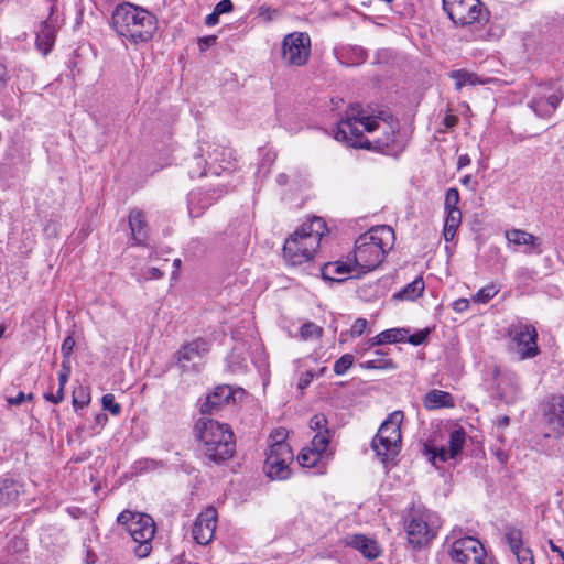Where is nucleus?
Segmentation results:
<instances>
[{"instance_id": "obj_1", "label": "nucleus", "mask_w": 564, "mask_h": 564, "mask_svg": "<svg viewBox=\"0 0 564 564\" xmlns=\"http://www.w3.org/2000/svg\"><path fill=\"white\" fill-rule=\"evenodd\" d=\"M398 129L399 121L387 111L381 110L375 116L369 115L359 105H351L346 111L345 119L337 124L334 137L352 148L375 149L388 153Z\"/></svg>"}, {"instance_id": "obj_2", "label": "nucleus", "mask_w": 564, "mask_h": 564, "mask_svg": "<svg viewBox=\"0 0 564 564\" xmlns=\"http://www.w3.org/2000/svg\"><path fill=\"white\" fill-rule=\"evenodd\" d=\"M394 241V230L388 225L375 226L356 239L352 265L359 269V279L380 267Z\"/></svg>"}, {"instance_id": "obj_3", "label": "nucleus", "mask_w": 564, "mask_h": 564, "mask_svg": "<svg viewBox=\"0 0 564 564\" xmlns=\"http://www.w3.org/2000/svg\"><path fill=\"white\" fill-rule=\"evenodd\" d=\"M110 26L118 36L132 44H139L149 42L153 37L158 29V20L148 10L126 2L115 8Z\"/></svg>"}, {"instance_id": "obj_4", "label": "nucleus", "mask_w": 564, "mask_h": 564, "mask_svg": "<svg viewBox=\"0 0 564 564\" xmlns=\"http://www.w3.org/2000/svg\"><path fill=\"white\" fill-rule=\"evenodd\" d=\"M202 443L200 452L206 465H220L236 452L235 436L228 424L210 419H202L196 424Z\"/></svg>"}, {"instance_id": "obj_5", "label": "nucleus", "mask_w": 564, "mask_h": 564, "mask_svg": "<svg viewBox=\"0 0 564 564\" xmlns=\"http://www.w3.org/2000/svg\"><path fill=\"white\" fill-rule=\"evenodd\" d=\"M327 231L326 223L321 217L314 216L303 223L283 245V257L288 264L295 267L311 261Z\"/></svg>"}, {"instance_id": "obj_6", "label": "nucleus", "mask_w": 564, "mask_h": 564, "mask_svg": "<svg viewBox=\"0 0 564 564\" xmlns=\"http://www.w3.org/2000/svg\"><path fill=\"white\" fill-rule=\"evenodd\" d=\"M403 419L401 411H394L382 422L377 434L372 438L371 448L381 463L387 466L400 453L401 431L400 424Z\"/></svg>"}, {"instance_id": "obj_7", "label": "nucleus", "mask_w": 564, "mask_h": 564, "mask_svg": "<svg viewBox=\"0 0 564 564\" xmlns=\"http://www.w3.org/2000/svg\"><path fill=\"white\" fill-rule=\"evenodd\" d=\"M117 522L126 527L133 541L137 543L134 553L139 558L147 557L152 550V540L155 534L153 519L144 513H135L129 510L122 511Z\"/></svg>"}, {"instance_id": "obj_8", "label": "nucleus", "mask_w": 564, "mask_h": 564, "mask_svg": "<svg viewBox=\"0 0 564 564\" xmlns=\"http://www.w3.org/2000/svg\"><path fill=\"white\" fill-rule=\"evenodd\" d=\"M270 438L272 442L264 462V470L272 480H285L291 476L290 464L294 458L292 448L284 441L283 431H275Z\"/></svg>"}, {"instance_id": "obj_9", "label": "nucleus", "mask_w": 564, "mask_h": 564, "mask_svg": "<svg viewBox=\"0 0 564 564\" xmlns=\"http://www.w3.org/2000/svg\"><path fill=\"white\" fill-rule=\"evenodd\" d=\"M452 544L448 550V556L455 564H492V560L487 555L485 546L475 536H456L453 531L451 536Z\"/></svg>"}, {"instance_id": "obj_10", "label": "nucleus", "mask_w": 564, "mask_h": 564, "mask_svg": "<svg viewBox=\"0 0 564 564\" xmlns=\"http://www.w3.org/2000/svg\"><path fill=\"white\" fill-rule=\"evenodd\" d=\"M443 9L456 25L467 26L487 21L479 0H443Z\"/></svg>"}, {"instance_id": "obj_11", "label": "nucleus", "mask_w": 564, "mask_h": 564, "mask_svg": "<svg viewBox=\"0 0 564 564\" xmlns=\"http://www.w3.org/2000/svg\"><path fill=\"white\" fill-rule=\"evenodd\" d=\"M432 513L427 510L413 509L405 521V532L409 543L415 547L427 544L435 531L431 522Z\"/></svg>"}, {"instance_id": "obj_12", "label": "nucleus", "mask_w": 564, "mask_h": 564, "mask_svg": "<svg viewBox=\"0 0 564 564\" xmlns=\"http://www.w3.org/2000/svg\"><path fill=\"white\" fill-rule=\"evenodd\" d=\"M507 335L517 347L520 360L532 359L539 355L538 332L531 324L516 323L507 328Z\"/></svg>"}, {"instance_id": "obj_13", "label": "nucleus", "mask_w": 564, "mask_h": 564, "mask_svg": "<svg viewBox=\"0 0 564 564\" xmlns=\"http://www.w3.org/2000/svg\"><path fill=\"white\" fill-rule=\"evenodd\" d=\"M311 54V39L307 33L294 32L284 36L282 42V58L285 64L303 66Z\"/></svg>"}, {"instance_id": "obj_14", "label": "nucleus", "mask_w": 564, "mask_h": 564, "mask_svg": "<svg viewBox=\"0 0 564 564\" xmlns=\"http://www.w3.org/2000/svg\"><path fill=\"white\" fill-rule=\"evenodd\" d=\"M204 145L207 149L199 147L200 153L196 154L188 165V174L192 178L208 174H220V171L214 166V163L220 161V156L224 155V150L219 147H215L213 151H210V144L204 143Z\"/></svg>"}, {"instance_id": "obj_15", "label": "nucleus", "mask_w": 564, "mask_h": 564, "mask_svg": "<svg viewBox=\"0 0 564 564\" xmlns=\"http://www.w3.org/2000/svg\"><path fill=\"white\" fill-rule=\"evenodd\" d=\"M217 521V511L215 508L209 507L197 517L194 522L192 534L194 540L200 544H208L215 534Z\"/></svg>"}, {"instance_id": "obj_16", "label": "nucleus", "mask_w": 564, "mask_h": 564, "mask_svg": "<svg viewBox=\"0 0 564 564\" xmlns=\"http://www.w3.org/2000/svg\"><path fill=\"white\" fill-rule=\"evenodd\" d=\"M358 268L344 261L328 262L318 269L327 282H345L348 279H359Z\"/></svg>"}, {"instance_id": "obj_17", "label": "nucleus", "mask_w": 564, "mask_h": 564, "mask_svg": "<svg viewBox=\"0 0 564 564\" xmlns=\"http://www.w3.org/2000/svg\"><path fill=\"white\" fill-rule=\"evenodd\" d=\"M466 442V432L463 427L455 429L449 433L448 446L435 448L432 454V462L435 464L436 459L444 463L449 458H455L463 449Z\"/></svg>"}, {"instance_id": "obj_18", "label": "nucleus", "mask_w": 564, "mask_h": 564, "mask_svg": "<svg viewBox=\"0 0 564 564\" xmlns=\"http://www.w3.org/2000/svg\"><path fill=\"white\" fill-rule=\"evenodd\" d=\"M409 328H391L383 330V336L386 338L387 344H395L406 341L413 346H419L423 344L431 334V329L429 327L424 329H420L416 333L409 335Z\"/></svg>"}, {"instance_id": "obj_19", "label": "nucleus", "mask_w": 564, "mask_h": 564, "mask_svg": "<svg viewBox=\"0 0 564 564\" xmlns=\"http://www.w3.org/2000/svg\"><path fill=\"white\" fill-rule=\"evenodd\" d=\"M235 392L230 386H218L215 390L206 397V400L200 404V413L207 414L217 411L223 404H228L231 400L235 401Z\"/></svg>"}, {"instance_id": "obj_20", "label": "nucleus", "mask_w": 564, "mask_h": 564, "mask_svg": "<svg viewBox=\"0 0 564 564\" xmlns=\"http://www.w3.org/2000/svg\"><path fill=\"white\" fill-rule=\"evenodd\" d=\"M208 349L209 348L207 341L198 338L182 346L175 356L183 371H186V364L193 362L196 359H200L202 356L208 351Z\"/></svg>"}, {"instance_id": "obj_21", "label": "nucleus", "mask_w": 564, "mask_h": 564, "mask_svg": "<svg viewBox=\"0 0 564 564\" xmlns=\"http://www.w3.org/2000/svg\"><path fill=\"white\" fill-rule=\"evenodd\" d=\"M346 543L359 551L367 560H376L381 554V549L377 541L364 534L348 535Z\"/></svg>"}, {"instance_id": "obj_22", "label": "nucleus", "mask_w": 564, "mask_h": 564, "mask_svg": "<svg viewBox=\"0 0 564 564\" xmlns=\"http://www.w3.org/2000/svg\"><path fill=\"white\" fill-rule=\"evenodd\" d=\"M506 238L509 243L518 247H523V252L527 253H541L540 240L538 237L520 229H511L506 231Z\"/></svg>"}, {"instance_id": "obj_23", "label": "nucleus", "mask_w": 564, "mask_h": 564, "mask_svg": "<svg viewBox=\"0 0 564 564\" xmlns=\"http://www.w3.org/2000/svg\"><path fill=\"white\" fill-rule=\"evenodd\" d=\"M129 227L133 241L137 245H145L148 240L149 226L142 210L134 209L130 212Z\"/></svg>"}, {"instance_id": "obj_24", "label": "nucleus", "mask_w": 564, "mask_h": 564, "mask_svg": "<svg viewBox=\"0 0 564 564\" xmlns=\"http://www.w3.org/2000/svg\"><path fill=\"white\" fill-rule=\"evenodd\" d=\"M23 492V485L10 476L0 477V507L15 501Z\"/></svg>"}, {"instance_id": "obj_25", "label": "nucleus", "mask_w": 564, "mask_h": 564, "mask_svg": "<svg viewBox=\"0 0 564 564\" xmlns=\"http://www.w3.org/2000/svg\"><path fill=\"white\" fill-rule=\"evenodd\" d=\"M533 97L547 100L551 106L558 107L564 98V89L553 82L540 83Z\"/></svg>"}, {"instance_id": "obj_26", "label": "nucleus", "mask_w": 564, "mask_h": 564, "mask_svg": "<svg viewBox=\"0 0 564 564\" xmlns=\"http://www.w3.org/2000/svg\"><path fill=\"white\" fill-rule=\"evenodd\" d=\"M55 26L48 21H42L36 30L35 44L46 55L55 43Z\"/></svg>"}, {"instance_id": "obj_27", "label": "nucleus", "mask_w": 564, "mask_h": 564, "mask_svg": "<svg viewBox=\"0 0 564 564\" xmlns=\"http://www.w3.org/2000/svg\"><path fill=\"white\" fill-rule=\"evenodd\" d=\"M423 404L427 410L453 408L455 405L454 398L449 392L437 389H433L424 395Z\"/></svg>"}, {"instance_id": "obj_28", "label": "nucleus", "mask_w": 564, "mask_h": 564, "mask_svg": "<svg viewBox=\"0 0 564 564\" xmlns=\"http://www.w3.org/2000/svg\"><path fill=\"white\" fill-rule=\"evenodd\" d=\"M388 352L383 349H377L373 352V358L366 360L360 364L361 368L365 369H382V370H393L397 368L395 364L392 359L387 358Z\"/></svg>"}, {"instance_id": "obj_29", "label": "nucleus", "mask_w": 564, "mask_h": 564, "mask_svg": "<svg viewBox=\"0 0 564 564\" xmlns=\"http://www.w3.org/2000/svg\"><path fill=\"white\" fill-rule=\"evenodd\" d=\"M462 223V212L460 209H452L446 212V219L444 225L443 235L446 241H449L454 238L456 230L458 229Z\"/></svg>"}, {"instance_id": "obj_30", "label": "nucleus", "mask_w": 564, "mask_h": 564, "mask_svg": "<svg viewBox=\"0 0 564 564\" xmlns=\"http://www.w3.org/2000/svg\"><path fill=\"white\" fill-rule=\"evenodd\" d=\"M449 77L454 79L457 90H460L465 85L475 86L477 84H482L476 74L464 69L453 70L449 74Z\"/></svg>"}, {"instance_id": "obj_31", "label": "nucleus", "mask_w": 564, "mask_h": 564, "mask_svg": "<svg viewBox=\"0 0 564 564\" xmlns=\"http://www.w3.org/2000/svg\"><path fill=\"white\" fill-rule=\"evenodd\" d=\"M425 284H406L399 292L394 293L392 300L395 301H414L422 296Z\"/></svg>"}, {"instance_id": "obj_32", "label": "nucleus", "mask_w": 564, "mask_h": 564, "mask_svg": "<svg viewBox=\"0 0 564 564\" xmlns=\"http://www.w3.org/2000/svg\"><path fill=\"white\" fill-rule=\"evenodd\" d=\"M551 420L564 427V397L553 395L550 400Z\"/></svg>"}, {"instance_id": "obj_33", "label": "nucleus", "mask_w": 564, "mask_h": 564, "mask_svg": "<svg viewBox=\"0 0 564 564\" xmlns=\"http://www.w3.org/2000/svg\"><path fill=\"white\" fill-rule=\"evenodd\" d=\"M505 539L510 547V551L514 554L518 550L523 549V534L520 529L510 527L506 529Z\"/></svg>"}, {"instance_id": "obj_34", "label": "nucleus", "mask_w": 564, "mask_h": 564, "mask_svg": "<svg viewBox=\"0 0 564 564\" xmlns=\"http://www.w3.org/2000/svg\"><path fill=\"white\" fill-rule=\"evenodd\" d=\"M529 107L540 118H549L557 107L551 106L547 100L532 97L529 101Z\"/></svg>"}, {"instance_id": "obj_35", "label": "nucleus", "mask_w": 564, "mask_h": 564, "mask_svg": "<svg viewBox=\"0 0 564 564\" xmlns=\"http://www.w3.org/2000/svg\"><path fill=\"white\" fill-rule=\"evenodd\" d=\"M508 381L510 383V389L507 390V388L505 387L506 383L502 380L498 384V393L502 401H505L506 403H511L517 400L520 388H519L518 383L513 380V378H509Z\"/></svg>"}, {"instance_id": "obj_36", "label": "nucleus", "mask_w": 564, "mask_h": 564, "mask_svg": "<svg viewBox=\"0 0 564 564\" xmlns=\"http://www.w3.org/2000/svg\"><path fill=\"white\" fill-rule=\"evenodd\" d=\"M330 441V432L329 430H325L324 433H316L311 442V447L313 452L319 454L321 456L326 451Z\"/></svg>"}, {"instance_id": "obj_37", "label": "nucleus", "mask_w": 564, "mask_h": 564, "mask_svg": "<svg viewBox=\"0 0 564 564\" xmlns=\"http://www.w3.org/2000/svg\"><path fill=\"white\" fill-rule=\"evenodd\" d=\"M322 456L312 449L305 447L297 455V462L302 467L312 468L316 466Z\"/></svg>"}, {"instance_id": "obj_38", "label": "nucleus", "mask_w": 564, "mask_h": 564, "mask_svg": "<svg viewBox=\"0 0 564 564\" xmlns=\"http://www.w3.org/2000/svg\"><path fill=\"white\" fill-rule=\"evenodd\" d=\"M499 290L496 288V284H488L481 288L476 294L471 296V301L477 304H485L489 300H491Z\"/></svg>"}, {"instance_id": "obj_39", "label": "nucleus", "mask_w": 564, "mask_h": 564, "mask_svg": "<svg viewBox=\"0 0 564 564\" xmlns=\"http://www.w3.org/2000/svg\"><path fill=\"white\" fill-rule=\"evenodd\" d=\"M322 334V328L314 323H305L300 328V336L302 339L307 340L318 338Z\"/></svg>"}, {"instance_id": "obj_40", "label": "nucleus", "mask_w": 564, "mask_h": 564, "mask_svg": "<svg viewBox=\"0 0 564 564\" xmlns=\"http://www.w3.org/2000/svg\"><path fill=\"white\" fill-rule=\"evenodd\" d=\"M459 199L460 198H459L458 189L455 187L448 188L445 194V202H444L445 210L449 212L452 209H459L458 208Z\"/></svg>"}, {"instance_id": "obj_41", "label": "nucleus", "mask_w": 564, "mask_h": 564, "mask_svg": "<svg viewBox=\"0 0 564 564\" xmlns=\"http://www.w3.org/2000/svg\"><path fill=\"white\" fill-rule=\"evenodd\" d=\"M354 357L350 354L343 355L338 360L335 361L334 372L341 376L352 366Z\"/></svg>"}, {"instance_id": "obj_42", "label": "nucleus", "mask_w": 564, "mask_h": 564, "mask_svg": "<svg viewBox=\"0 0 564 564\" xmlns=\"http://www.w3.org/2000/svg\"><path fill=\"white\" fill-rule=\"evenodd\" d=\"M102 409L109 411L112 415H119L121 413V405L115 401V397L111 393H107L101 398Z\"/></svg>"}, {"instance_id": "obj_43", "label": "nucleus", "mask_w": 564, "mask_h": 564, "mask_svg": "<svg viewBox=\"0 0 564 564\" xmlns=\"http://www.w3.org/2000/svg\"><path fill=\"white\" fill-rule=\"evenodd\" d=\"M310 427L313 431H316L317 433H324L325 430H328L327 429V419H326V416L324 414H322V413L315 414L310 420Z\"/></svg>"}, {"instance_id": "obj_44", "label": "nucleus", "mask_w": 564, "mask_h": 564, "mask_svg": "<svg viewBox=\"0 0 564 564\" xmlns=\"http://www.w3.org/2000/svg\"><path fill=\"white\" fill-rule=\"evenodd\" d=\"M90 397L84 389H79L78 392H74L73 406L75 410L83 409L88 405Z\"/></svg>"}, {"instance_id": "obj_45", "label": "nucleus", "mask_w": 564, "mask_h": 564, "mask_svg": "<svg viewBox=\"0 0 564 564\" xmlns=\"http://www.w3.org/2000/svg\"><path fill=\"white\" fill-rule=\"evenodd\" d=\"M258 18L262 19L263 22H270L279 15L276 9H272L265 4L258 8Z\"/></svg>"}, {"instance_id": "obj_46", "label": "nucleus", "mask_w": 564, "mask_h": 564, "mask_svg": "<svg viewBox=\"0 0 564 564\" xmlns=\"http://www.w3.org/2000/svg\"><path fill=\"white\" fill-rule=\"evenodd\" d=\"M514 556L517 557L518 564H534V557L532 554L531 549L523 547L521 550H518V552L514 553Z\"/></svg>"}, {"instance_id": "obj_47", "label": "nucleus", "mask_w": 564, "mask_h": 564, "mask_svg": "<svg viewBox=\"0 0 564 564\" xmlns=\"http://www.w3.org/2000/svg\"><path fill=\"white\" fill-rule=\"evenodd\" d=\"M72 371L70 360H63L62 369L58 373V384L64 388L67 383Z\"/></svg>"}, {"instance_id": "obj_48", "label": "nucleus", "mask_w": 564, "mask_h": 564, "mask_svg": "<svg viewBox=\"0 0 564 564\" xmlns=\"http://www.w3.org/2000/svg\"><path fill=\"white\" fill-rule=\"evenodd\" d=\"M74 346H75V340H74L73 336H67L63 340L62 347H61L63 360H70V355L73 352Z\"/></svg>"}, {"instance_id": "obj_49", "label": "nucleus", "mask_w": 564, "mask_h": 564, "mask_svg": "<svg viewBox=\"0 0 564 564\" xmlns=\"http://www.w3.org/2000/svg\"><path fill=\"white\" fill-rule=\"evenodd\" d=\"M142 276L144 280H160L164 274L161 268L149 267L143 270Z\"/></svg>"}, {"instance_id": "obj_50", "label": "nucleus", "mask_w": 564, "mask_h": 564, "mask_svg": "<svg viewBox=\"0 0 564 564\" xmlns=\"http://www.w3.org/2000/svg\"><path fill=\"white\" fill-rule=\"evenodd\" d=\"M367 324H368L367 319L357 318L350 329L351 336L358 337V336L362 335V333L365 332V329L367 327Z\"/></svg>"}, {"instance_id": "obj_51", "label": "nucleus", "mask_w": 564, "mask_h": 564, "mask_svg": "<svg viewBox=\"0 0 564 564\" xmlns=\"http://www.w3.org/2000/svg\"><path fill=\"white\" fill-rule=\"evenodd\" d=\"M371 284H362L356 290L358 297L364 301H370L375 296V292H371Z\"/></svg>"}, {"instance_id": "obj_52", "label": "nucleus", "mask_w": 564, "mask_h": 564, "mask_svg": "<svg viewBox=\"0 0 564 564\" xmlns=\"http://www.w3.org/2000/svg\"><path fill=\"white\" fill-rule=\"evenodd\" d=\"M9 80H10L9 70H8L7 66L2 62H0V94H2L6 90Z\"/></svg>"}, {"instance_id": "obj_53", "label": "nucleus", "mask_w": 564, "mask_h": 564, "mask_svg": "<svg viewBox=\"0 0 564 564\" xmlns=\"http://www.w3.org/2000/svg\"><path fill=\"white\" fill-rule=\"evenodd\" d=\"M214 10L219 14L229 13L234 10V4L231 0H220L214 8Z\"/></svg>"}, {"instance_id": "obj_54", "label": "nucleus", "mask_w": 564, "mask_h": 564, "mask_svg": "<svg viewBox=\"0 0 564 564\" xmlns=\"http://www.w3.org/2000/svg\"><path fill=\"white\" fill-rule=\"evenodd\" d=\"M44 398H45V400H47L54 404H58L64 400V388H62L59 386L56 393L47 392L44 394Z\"/></svg>"}, {"instance_id": "obj_55", "label": "nucleus", "mask_w": 564, "mask_h": 564, "mask_svg": "<svg viewBox=\"0 0 564 564\" xmlns=\"http://www.w3.org/2000/svg\"><path fill=\"white\" fill-rule=\"evenodd\" d=\"M34 395L33 393H29V394H25L24 392H19L18 395L13 397V398H9L8 399V402L11 404V405H20L22 404L25 400H33Z\"/></svg>"}, {"instance_id": "obj_56", "label": "nucleus", "mask_w": 564, "mask_h": 564, "mask_svg": "<svg viewBox=\"0 0 564 564\" xmlns=\"http://www.w3.org/2000/svg\"><path fill=\"white\" fill-rule=\"evenodd\" d=\"M313 380V373L311 371H307L303 373L299 380L297 387L300 390H304L310 386V383Z\"/></svg>"}, {"instance_id": "obj_57", "label": "nucleus", "mask_w": 564, "mask_h": 564, "mask_svg": "<svg viewBox=\"0 0 564 564\" xmlns=\"http://www.w3.org/2000/svg\"><path fill=\"white\" fill-rule=\"evenodd\" d=\"M470 301L471 300H468V299H459V300L454 302V306L453 307H454V310L456 312H464L465 310L468 308Z\"/></svg>"}, {"instance_id": "obj_58", "label": "nucleus", "mask_w": 564, "mask_h": 564, "mask_svg": "<svg viewBox=\"0 0 564 564\" xmlns=\"http://www.w3.org/2000/svg\"><path fill=\"white\" fill-rule=\"evenodd\" d=\"M219 17L220 15L215 10H213V12L206 17L205 24L207 26L216 25L219 22Z\"/></svg>"}, {"instance_id": "obj_59", "label": "nucleus", "mask_w": 564, "mask_h": 564, "mask_svg": "<svg viewBox=\"0 0 564 564\" xmlns=\"http://www.w3.org/2000/svg\"><path fill=\"white\" fill-rule=\"evenodd\" d=\"M383 335H384L383 332H381L378 335H376L375 337H372L369 340V346L370 347H376V346H380V345L387 344L386 343V338L382 337Z\"/></svg>"}, {"instance_id": "obj_60", "label": "nucleus", "mask_w": 564, "mask_h": 564, "mask_svg": "<svg viewBox=\"0 0 564 564\" xmlns=\"http://www.w3.org/2000/svg\"><path fill=\"white\" fill-rule=\"evenodd\" d=\"M470 164V158L468 154H462L459 155L458 158V161H457V169L458 170H462L463 167L467 166Z\"/></svg>"}, {"instance_id": "obj_61", "label": "nucleus", "mask_w": 564, "mask_h": 564, "mask_svg": "<svg viewBox=\"0 0 564 564\" xmlns=\"http://www.w3.org/2000/svg\"><path fill=\"white\" fill-rule=\"evenodd\" d=\"M217 37L216 36H206L199 40L200 48L203 50V46H212L216 43Z\"/></svg>"}, {"instance_id": "obj_62", "label": "nucleus", "mask_w": 564, "mask_h": 564, "mask_svg": "<svg viewBox=\"0 0 564 564\" xmlns=\"http://www.w3.org/2000/svg\"><path fill=\"white\" fill-rule=\"evenodd\" d=\"M550 549L552 552H555L561 557L563 564H564V552L561 547H558L552 540L549 541Z\"/></svg>"}, {"instance_id": "obj_63", "label": "nucleus", "mask_w": 564, "mask_h": 564, "mask_svg": "<svg viewBox=\"0 0 564 564\" xmlns=\"http://www.w3.org/2000/svg\"><path fill=\"white\" fill-rule=\"evenodd\" d=\"M444 123L448 128L454 127L457 123V118L455 116H446Z\"/></svg>"}, {"instance_id": "obj_64", "label": "nucleus", "mask_w": 564, "mask_h": 564, "mask_svg": "<svg viewBox=\"0 0 564 564\" xmlns=\"http://www.w3.org/2000/svg\"><path fill=\"white\" fill-rule=\"evenodd\" d=\"M510 423V417L507 415H503L498 419V427H506Z\"/></svg>"}]
</instances>
